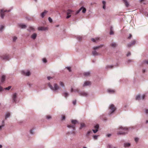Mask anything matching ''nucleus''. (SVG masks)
I'll list each match as a JSON object with an SVG mask.
<instances>
[{"mask_svg":"<svg viewBox=\"0 0 148 148\" xmlns=\"http://www.w3.org/2000/svg\"><path fill=\"white\" fill-rule=\"evenodd\" d=\"M119 130H120L117 133L118 135H124L127 133L128 132V128L127 127H123L121 126L120 127Z\"/></svg>","mask_w":148,"mask_h":148,"instance_id":"f257e3e1","label":"nucleus"},{"mask_svg":"<svg viewBox=\"0 0 148 148\" xmlns=\"http://www.w3.org/2000/svg\"><path fill=\"white\" fill-rule=\"evenodd\" d=\"M48 85L49 87L54 91L56 92L57 90L59 89L60 88L58 85L56 83L54 84L53 87L50 84V83L48 84Z\"/></svg>","mask_w":148,"mask_h":148,"instance_id":"f03ea898","label":"nucleus"},{"mask_svg":"<svg viewBox=\"0 0 148 148\" xmlns=\"http://www.w3.org/2000/svg\"><path fill=\"white\" fill-rule=\"evenodd\" d=\"M17 93H14L12 95V98L13 103H17Z\"/></svg>","mask_w":148,"mask_h":148,"instance_id":"7ed1b4c3","label":"nucleus"},{"mask_svg":"<svg viewBox=\"0 0 148 148\" xmlns=\"http://www.w3.org/2000/svg\"><path fill=\"white\" fill-rule=\"evenodd\" d=\"M109 108L110 109V113H109V114L110 115H111V114L113 113L116 110V108L113 104L111 105Z\"/></svg>","mask_w":148,"mask_h":148,"instance_id":"20e7f679","label":"nucleus"},{"mask_svg":"<svg viewBox=\"0 0 148 148\" xmlns=\"http://www.w3.org/2000/svg\"><path fill=\"white\" fill-rule=\"evenodd\" d=\"M0 58L2 60L4 61L8 60L10 59L9 56L6 54L1 56Z\"/></svg>","mask_w":148,"mask_h":148,"instance_id":"39448f33","label":"nucleus"},{"mask_svg":"<svg viewBox=\"0 0 148 148\" xmlns=\"http://www.w3.org/2000/svg\"><path fill=\"white\" fill-rule=\"evenodd\" d=\"M73 12V11L71 10H68L67 11L66 14L67 15V16L66 17V18L68 19L70 18L71 16V14L72 12Z\"/></svg>","mask_w":148,"mask_h":148,"instance_id":"423d86ee","label":"nucleus"},{"mask_svg":"<svg viewBox=\"0 0 148 148\" xmlns=\"http://www.w3.org/2000/svg\"><path fill=\"white\" fill-rule=\"evenodd\" d=\"M9 10L7 11L6 10H4L3 9H1V10L0 11V15L1 16V17L2 18H3L4 16V13L5 12H9Z\"/></svg>","mask_w":148,"mask_h":148,"instance_id":"0eeeda50","label":"nucleus"},{"mask_svg":"<svg viewBox=\"0 0 148 148\" xmlns=\"http://www.w3.org/2000/svg\"><path fill=\"white\" fill-rule=\"evenodd\" d=\"M79 95L81 96L86 97L88 95V93L83 91H80Z\"/></svg>","mask_w":148,"mask_h":148,"instance_id":"6e6552de","label":"nucleus"},{"mask_svg":"<svg viewBox=\"0 0 148 148\" xmlns=\"http://www.w3.org/2000/svg\"><path fill=\"white\" fill-rule=\"evenodd\" d=\"M117 46V44L115 42H113L111 43L110 45V47H112L113 49H115L116 47Z\"/></svg>","mask_w":148,"mask_h":148,"instance_id":"1a4fd4ad","label":"nucleus"},{"mask_svg":"<svg viewBox=\"0 0 148 148\" xmlns=\"http://www.w3.org/2000/svg\"><path fill=\"white\" fill-rule=\"evenodd\" d=\"M22 74L26 76H29L31 75V73L29 71H22Z\"/></svg>","mask_w":148,"mask_h":148,"instance_id":"9d476101","label":"nucleus"},{"mask_svg":"<svg viewBox=\"0 0 148 148\" xmlns=\"http://www.w3.org/2000/svg\"><path fill=\"white\" fill-rule=\"evenodd\" d=\"M91 40L93 42L96 43L100 40L99 38H92L91 39Z\"/></svg>","mask_w":148,"mask_h":148,"instance_id":"9b49d317","label":"nucleus"},{"mask_svg":"<svg viewBox=\"0 0 148 148\" xmlns=\"http://www.w3.org/2000/svg\"><path fill=\"white\" fill-rule=\"evenodd\" d=\"M136 42V41L135 40H133L131 42L128 43L127 45V47H130L132 45H134Z\"/></svg>","mask_w":148,"mask_h":148,"instance_id":"f8f14e48","label":"nucleus"},{"mask_svg":"<svg viewBox=\"0 0 148 148\" xmlns=\"http://www.w3.org/2000/svg\"><path fill=\"white\" fill-rule=\"evenodd\" d=\"M38 29L40 31H45L47 30V28L44 27H40L38 28Z\"/></svg>","mask_w":148,"mask_h":148,"instance_id":"ddd939ff","label":"nucleus"},{"mask_svg":"<svg viewBox=\"0 0 148 148\" xmlns=\"http://www.w3.org/2000/svg\"><path fill=\"white\" fill-rule=\"evenodd\" d=\"M67 127L69 128H73V130H75V127L74 125H67Z\"/></svg>","mask_w":148,"mask_h":148,"instance_id":"4468645a","label":"nucleus"},{"mask_svg":"<svg viewBox=\"0 0 148 148\" xmlns=\"http://www.w3.org/2000/svg\"><path fill=\"white\" fill-rule=\"evenodd\" d=\"M90 84H91V83L90 82L86 81L84 82V83L83 85V86L84 87L85 86H88L90 85Z\"/></svg>","mask_w":148,"mask_h":148,"instance_id":"2eb2a0df","label":"nucleus"},{"mask_svg":"<svg viewBox=\"0 0 148 148\" xmlns=\"http://www.w3.org/2000/svg\"><path fill=\"white\" fill-rule=\"evenodd\" d=\"M18 26L21 29H25L27 27V26L25 25L22 24H19Z\"/></svg>","mask_w":148,"mask_h":148,"instance_id":"dca6fc26","label":"nucleus"},{"mask_svg":"<svg viewBox=\"0 0 148 148\" xmlns=\"http://www.w3.org/2000/svg\"><path fill=\"white\" fill-rule=\"evenodd\" d=\"M103 44H101L100 45L98 46H97L96 47H93V49L95 50L97 49H98L100 48H101L103 46Z\"/></svg>","mask_w":148,"mask_h":148,"instance_id":"f3484780","label":"nucleus"},{"mask_svg":"<svg viewBox=\"0 0 148 148\" xmlns=\"http://www.w3.org/2000/svg\"><path fill=\"white\" fill-rule=\"evenodd\" d=\"M123 145L125 147H129L130 146L131 144L129 143H124Z\"/></svg>","mask_w":148,"mask_h":148,"instance_id":"a211bd4d","label":"nucleus"},{"mask_svg":"<svg viewBox=\"0 0 148 148\" xmlns=\"http://www.w3.org/2000/svg\"><path fill=\"white\" fill-rule=\"evenodd\" d=\"M62 95L64 96L65 98H66L69 96V94L67 92H64L62 93Z\"/></svg>","mask_w":148,"mask_h":148,"instance_id":"6ab92c4d","label":"nucleus"},{"mask_svg":"<svg viewBox=\"0 0 148 148\" xmlns=\"http://www.w3.org/2000/svg\"><path fill=\"white\" fill-rule=\"evenodd\" d=\"M27 30L29 32L34 31V28L32 26H30L27 29Z\"/></svg>","mask_w":148,"mask_h":148,"instance_id":"aec40b11","label":"nucleus"},{"mask_svg":"<svg viewBox=\"0 0 148 148\" xmlns=\"http://www.w3.org/2000/svg\"><path fill=\"white\" fill-rule=\"evenodd\" d=\"M92 53L93 55L94 56H97L99 55V53L95 50L92 52Z\"/></svg>","mask_w":148,"mask_h":148,"instance_id":"412c9836","label":"nucleus"},{"mask_svg":"<svg viewBox=\"0 0 148 148\" xmlns=\"http://www.w3.org/2000/svg\"><path fill=\"white\" fill-rule=\"evenodd\" d=\"M90 71L86 72H84V73L83 75H84V76L87 77V76H88L90 75Z\"/></svg>","mask_w":148,"mask_h":148,"instance_id":"4be33fe9","label":"nucleus"},{"mask_svg":"<svg viewBox=\"0 0 148 148\" xmlns=\"http://www.w3.org/2000/svg\"><path fill=\"white\" fill-rule=\"evenodd\" d=\"M71 122L73 125H75L77 123H78V121L76 120L72 119L71 120Z\"/></svg>","mask_w":148,"mask_h":148,"instance_id":"5701e85b","label":"nucleus"},{"mask_svg":"<svg viewBox=\"0 0 148 148\" xmlns=\"http://www.w3.org/2000/svg\"><path fill=\"white\" fill-rule=\"evenodd\" d=\"M141 96L140 94H139L136 96V100H140L141 99Z\"/></svg>","mask_w":148,"mask_h":148,"instance_id":"b1692460","label":"nucleus"},{"mask_svg":"<svg viewBox=\"0 0 148 148\" xmlns=\"http://www.w3.org/2000/svg\"><path fill=\"white\" fill-rule=\"evenodd\" d=\"M110 35H113L114 34L113 29L112 27H111L110 28Z\"/></svg>","mask_w":148,"mask_h":148,"instance_id":"393cba45","label":"nucleus"},{"mask_svg":"<svg viewBox=\"0 0 148 148\" xmlns=\"http://www.w3.org/2000/svg\"><path fill=\"white\" fill-rule=\"evenodd\" d=\"M148 64V60H144L143 61L142 63V66L144 64Z\"/></svg>","mask_w":148,"mask_h":148,"instance_id":"a878e982","label":"nucleus"},{"mask_svg":"<svg viewBox=\"0 0 148 148\" xmlns=\"http://www.w3.org/2000/svg\"><path fill=\"white\" fill-rule=\"evenodd\" d=\"M113 67V65H107L106 67V69H112Z\"/></svg>","mask_w":148,"mask_h":148,"instance_id":"bb28decb","label":"nucleus"},{"mask_svg":"<svg viewBox=\"0 0 148 148\" xmlns=\"http://www.w3.org/2000/svg\"><path fill=\"white\" fill-rule=\"evenodd\" d=\"M125 6L127 7H128L129 6V4L128 3L127 0H123Z\"/></svg>","mask_w":148,"mask_h":148,"instance_id":"cd10ccee","label":"nucleus"},{"mask_svg":"<svg viewBox=\"0 0 148 148\" xmlns=\"http://www.w3.org/2000/svg\"><path fill=\"white\" fill-rule=\"evenodd\" d=\"M5 75H3L1 77V82H4L5 80Z\"/></svg>","mask_w":148,"mask_h":148,"instance_id":"c85d7f7f","label":"nucleus"},{"mask_svg":"<svg viewBox=\"0 0 148 148\" xmlns=\"http://www.w3.org/2000/svg\"><path fill=\"white\" fill-rule=\"evenodd\" d=\"M47 11L46 10H45L44 12H42L41 14V16L43 18L45 16V14L47 13Z\"/></svg>","mask_w":148,"mask_h":148,"instance_id":"c756f323","label":"nucleus"},{"mask_svg":"<svg viewBox=\"0 0 148 148\" xmlns=\"http://www.w3.org/2000/svg\"><path fill=\"white\" fill-rule=\"evenodd\" d=\"M85 124L83 123H81L80 124V126L79 128V129H82L83 127H85Z\"/></svg>","mask_w":148,"mask_h":148,"instance_id":"7c9ffc66","label":"nucleus"},{"mask_svg":"<svg viewBox=\"0 0 148 148\" xmlns=\"http://www.w3.org/2000/svg\"><path fill=\"white\" fill-rule=\"evenodd\" d=\"M10 116V113L8 112L6 114L5 116V119H6L7 118L9 117Z\"/></svg>","mask_w":148,"mask_h":148,"instance_id":"2f4dec72","label":"nucleus"},{"mask_svg":"<svg viewBox=\"0 0 148 148\" xmlns=\"http://www.w3.org/2000/svg\"><path fill=\"white\" fill-rule=\"evenodd\" d=\"M91 133H92V132H91V131H88L86 134V136H87V137H88V136H89L90 135V134Z\"/></svg>","mask_w":148,"mask_h":148,"instance_id":"473e14b6","label":"nucleus"},{"mask_svg":"<svg viewBox=\"0 0 148 148\" xmlns=\"http://www.w3.org/2000/svg\"><path fill=\"white\" fill-rule=\"evenodd\" d=\"M81 91H80L79 89H75L74 90V92H77L79 94L80 92Z\"/></svg>","mask_w":148,"mask_h":148,"instance_id":"72a5a7b5","label":"nucleus"},{"mask_svg":"<svg viewBox=\"0 0 148 148\" xmlns=\"http://www.w3.org/2000/svg\"><path fill=\"white\" fill-rule=\"evenodd\" d=\"M81 8H82V12L83 13H84L86 12V9L85 8H84V7H81Z\"/></svg>","mask_w":148,"mask_h":148,"instance_id":"f704fd0d","label":"nucleus"},{"mask_svg":"<svg viewBox=\"0 0 148 148\" xmlns=\"http://www.w3.org/2000/svg\"><path fill=\"white\" fill-rule=\"evenodd\" d=\"M108 92L110 93H113L114 92V90L111 89H108Z\"/></svg>","mask_w":148,"mask_h":148,"instance_id":"c9c22d12","label":"nucleus"},{"mask_svg":"<svg viewBox=\"0 0 148 148\" xmlns=\"http://www.w3.org/2000/svg\"><path fill=\"white\" fill-rule=\"evenodd\" d=\"M82 8H81L78 10H77L76 12V13L75 14H78L82 10Z\"/></svg>","mask_w":148,"mask_h":148,"instance_id":"e433bc0d","label":"nucleus"},{"mask_svg":"<svg viewBox=\"0 0 148 148\" xmlns=\"http://www.w3.org/2000/svg\"><path fill=\"white\" fill-rule=\"evenodd\" d=\"M60 84L62 87H64V85L62 82H60Z\"/></svg>","mask_w":148,"mask_h":148,"instance_id":"4c0bfd02","label":"nucleus"},{"mask_svg":"<svg viewBox=\"0 0 148 148\" xmlns=\"http://www.w3.org/2000/svg\"><path fill=\"white\" fill-rule=\"evenodd\" d=\"M94 128H95L96 129H97L98 130V129L99 128V126L98 124H97L96 125H95L94 126Z\"/></svg>","mask_w":148,"mask_h":148,"instance_id":"58836bf2","label":"nucleus"},{"mask_svg":"<svg viewBox=\"0 0 148 148\" xmlns=\"http://www.w3.org/2000/svg\"><path fill=\"white\" fill-rule=\"evenodd\" d=\"M4 26L3 25H1L0 27V31H2L3 30V29Z\"/></svg>","mask_w":148,"mask_h":148,"instance_id":"ea45409f","label":"nucleus"},{"mask_svg":"<svg viewBox=\"0 0 148 148\" xmlns=\"http://www.w3.org/2000/svg\"><path fill=\"white\" fill-rule=\"evenodd\" d=\"M30 133L31 134H34V130L32 129L30 131Z\"/></svg>","mask_w":148,"mask_h":148,"instance_id":"a19ab883","label":"nucleus"},{"mask_svg":"<svg viewBox=\"0 0 148 148\" xmlns=\"http://www.w3.org/2000/svg\"><path fill=\"white\" fill-rule=\"evenodd\" d=\"M46 117L47 119H51V116L49 115H47L46 116Z\"/></svg>","mask_w":148,"mask_h":148,"instance_id":"79ce46f5","label":"nucleus"},{"mask_svg":"<svg viewBox=\"0 0 148 148\" xmlns=\"http://www.w3.org/2000/svg\"><path fill=\"white\" fill-rule=\"evenodd\" d=\"M11 88V86H9L8 87L5 88V89L7 90H9Z\"/></svg>","mask_w":148,"mask_h":148,"instance_id":"37998d69","label":"nucleus"},{"mask_svg":"<svg viewBox=\"0 0 148 148\" xmlns=\"http://www.w3.org/2000/svg\"><path fill=\"white\" fill-rule=\"evenodd\" d=\"M132 62V60L130 59L128 61H127L126 63L127 64H129L130 63Z\"/></svg>","mask_w":148,"mask_h":148,"instance_id":"c03bdc74","label":"nucleus"},{"mask_svg":"<svg viewBox=\"0 0 148 148\" xmlns=\"http://www.w3.org/2000/svg\"><path fill=\"white\" fill-rule=\"evenodd\" d=\"M98 136V135H95L93 136V138L95 140H97V139Z\"/></svg>","mask_w":148,"mask_h":148,"instance_id":"a18cd8bd","label":"nucleus"},{"mask_svg":"<svg viewBox=\"0 0 148 148\" xmlns=\"http://www.w3.org/2000/svg\"><path fill=\"white\" fill-rule=\"evenodd\" d=\"M42 61L43 62L45 63L47 62V60L46 58H43L42 59Z\"/></svg>","mask_w":148,"mask_h":148,"instance_id":"49530a36","label":"nucleus"},{"mask_svg":"<svg viewBox=\"0 0 148 148\" xmlns=\"http://www.w3.org/2000/svg\"><path fill=\"white\" fill-rule=\"evenodd\" d=\"M37 36V34L36 33L33 34L31 36V37H36Z\"/></svg>","mask_w":148,"mask_h":148,"instance_id":"de8ad7c7","label":"nucleus"},{"mask_svg":"<svg viewBox=\"0 0 148 148\" xmlns=\"http://www.w3.org/2000/svg\"><path fill=\"white\" fill-rule=\"evenodd\" d=\"M5 120H3L2 122V125H3V127H4L5 126Z\"/></svg>","mask_w":148,"mask_h":148,"instance_id":"09e8293b","label":"nucleus"},{"mask_svg":"<svg viewBox=\"0 0 148 148\" xmlns=\"http://www.w3.org/2000/svg\"><path fill=\"white\" fill-rule=\"evenodd\" d=\"M134 140L136 143H137L138 141L139 138H136L134 139Z\"/></svg>","mask_w":148,"mask_h":148,"instance_id":"8fccbe9b","label":"nucleus"},{"mask_svg":"<svg viewBox=\"0 0 148 148\" xmlns=\"http://www.w3.org/2000/svg\"><path fill=\"white\" fill-rule=\"evenodd\" d=\"M66 68L69 70V71L70 72H71V68L70 67H66Z\"/></svg>","mask_w":148,"mask_h":148,"instance_id":"3c124183","label":"nucleus"},{"mask_svg":"<svg viewBox=\"0 0 148 148\" xmlns=\"http://www.w3.org/2000/svg\"><path fill=\"white\" fill-rule=\"evenodd\" d=\"M77 40L78 41H80L82 40V38H76Z\"/></svg>","mask_w":148,"mask_h":148,"instance_id":"603ef678","label":"nucleus"},{"mask_svg":"<svg viewBox=\"0 0 148 148\" xmlns=\"http://www.w3.org/2000/svg\"><path fill=\"white\" fill-rule=\"evenodd\" d=\"M92 131L94 133H95L98 131V130L97 129H95V130L93 129Z\"/></svg>","mask_w":148,"mask_h":148,"instance_id":"864d4df0","label":"nucleus"},{"mask_svg":"<svg viewBox=\"0 0 148 148\" xmlns=\"http://www.w3.org/2000/svg\"><path fill=\"white\" fill-rule=\"evenodd\" d=\"M76 100H75L73 101V103L74 105H75L76 104Z\"/></svg>","mask_w":148,"mask_h":148,"instance_id":"5fc2aeb1","label":"nucleus"},{"mask_svg":"<svg viewBox=\"0 0 148 148\" xmlns=\"http://www.w3.org/2000/svg\"><path fill=\"white\" fill-rule=\"evenodd\" d=\"M48 20H49V21L50 22V23L52 21V19L50 17H49V18Z\"/></svg>","mask_w":148,"mask_h":148,"instance_id":"6e6d98bb","label":"nucleus"},{"mask_svg":"<svg viewBox=\"0 0 148 148\" xmlns=\"http://www.w3.org/2000/svg\"><path fill=\"white\" fill-rule=\"evenodd\" d=\"M17 39V38H13V41L14 42H15Z\"/></svg>","mask_w":148,"mask_h":148,"instance_id":"4d7b16f0","label":"nucleus"},{"mask_svg":"<svg viewBox=\"0 0 148 148\" xmlns=\"http://www.w3.org/2000/svg\"><path fill=\"white\" fill-rule=\"evenodd\" d=\"M47 78L48 80H50V79H52L53 78L50 76H48L47 77Z\"/></svg>","mask_w":148,"mask_h":148,"instance_id":"13d9d810","label":"nucleus"},{"mask_svg":"<svg viewBox=\"0 0 148 148\" xmlns=\"http://www.w3.org/2000/svg\"><path fill=\"white\" fill-rule=\"evenodd\" d=\"M145 113L146 114H148V109H146L145 110Z\"/></svg>","mask_w":148,"mask_h":148,"instance_id":"bf43d9fd","label":"nucleus"},{"mask_svg":"<svg viewBox=\"0 0 148 148\" xmlns=\"http://www.w3.org/2000/svg\"><path fill=\"white\" fill-rule=\"evenodd\" d=\"M131 54V53L130 52H129L127 54V56H130Z\"/></svg>","mask_w":148,"mask_h":148,"instance_id":"052dcab7","label":"nucleus"},{"mask_svg":"<svg viewBox=\"0 0 148 148\" xmlns=\"http://www.w3.org/2000/svg\"><path fill=\"white\" fill-rule=\"evenodd\" d=\"M65 119V116H63L62 117V120H64Z\"/></svg>","mask_w":148,"mask_h":148,"instance_id":"680f3d73","label":"nucleus"},{"mask_svg":"<svg viewBox=\"0 0 148 148\" xmlns=\"http://www.w3.org/2000/svg\"><path fill=\"white\" fill-rule=\"evenodd\" d=\"M145 97V95H143L141 97V98L142 99H144Z\"/></svg>","mask_w":148,"mask_h":148,"instance_id":"e2e57ef3","label":"nucleus"},{"mask_svg":"<svg viewBox=\"0 0 148 148\" xmlns=\"http://www.w3.org/2000/svg\"><path fill=\"white\" fill-rule=\"evenodd\" d=\"M108 147H109V148H111L112 147V145L110 144H108Z\"/></svg>","mask_w":148,"mask_h":148,"instance_id":"0e129e2a","label":"nucleus"},{"mask_svg":"<svg viewBox=\"0 0 148 148\" xmlns=\"http://www.w3.org/2000/svg\"><path fill=\"white\" fill-rule=\"evenodd\" d=\"M3 90V88L0 86V92Z\"/></svg>","mask_w":148,"mask_h":148,"instance_id":"69168bd1","label":"nucleus"},{"mask_svg":"<svg viewBox=\"0 0 148 148\" xmlns=\"http://www.w3.org/2000/svg\"><path fill=\"white\" fill-rule=\"evenodd\" d=\"M102 3H103V5H106V2L104 1H102Z\"/></svg>","mask_w":148,"mask_h":148,"instance_id":"338daca9","label":"nucleus"},{"mask_svg":"<svg viewBox=\"0 0 148 148\" xmlns=\"http://www.w3.org/2000/svg\"><path fill=\"white\" fill-rule=\"evenodd\" d=\"M73 91H74V90H73V89L72 88H71V92H72Z\"/></svg>","mask_w":148,"mask_h":148,"instance_id":"774afa93","label":"nucleus"}]
</instances>
